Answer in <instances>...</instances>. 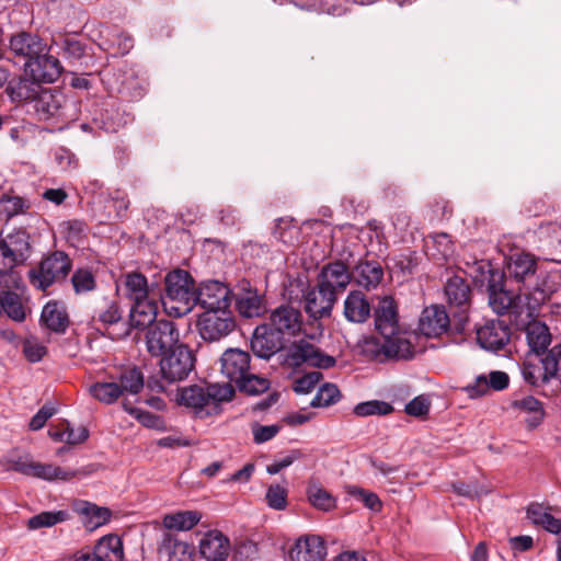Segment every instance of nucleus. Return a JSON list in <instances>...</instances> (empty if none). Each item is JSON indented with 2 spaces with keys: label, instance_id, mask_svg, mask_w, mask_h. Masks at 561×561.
I'll list each match as a JSON object with an SVG mask.
<instances>
[{
  "label": "nucleus",
  "instance_id": "obj_1",
  "mask_svg": "<svg viewBox=\"0 0 561 561\" xmlns=\"http://www.w3.org/2000/svg\"><path fill=\"white\" fill-rule=\"evenodd\" d=\"M374 324L380 337L364 336L357 343L362 356L378 364L414 357L415 347L399 324L398 306L392 297L385 296L379 300L374 311Z\"/></svg>",
  "mask_w": 561,
  "mask_h": 561
},
{
  "label": "nucleus",
  "instance_id": "obj_2",
  "mask_svg": "<svg viewBox=\"0 0 561 561\" xmlns=\"http://www.w3.org/2000/svg\"><path fill=\"white\" fill-rule=\"evenodd\" d=\"M9 48L24 59L25 72L35 80L55 82L62 72L59 59L49 55V45L37 34L20 32L10 37Z\"/></svg>",
  "mask_w": 561,
  "mask_h": 561
},
{
  "label": "nucleus",
  "instance_id": "obj_3",
  "mask_svg": "<svg viewBox=\"0 0 561 561\" xmlns=\"http://www.w3.org/2000/svg\"><path fill=\"white\" fill-rule=\"evenodd\" d=\"M234 396L231 383L191 385L179 388L175 401L187 409L194 417L207 419L220 412V404Z\"/></svg>",
  "mask_w": 561,
  "mask_h": 561
},
{
  "label": "nucleus",
  "instance_id": "obj_4",
  "mask_svg": "<svg viewBox=\"0 0 561 561\" xmlns=\"http://www.w3.org/2000/svg\"><path fill=\"white\" fill-rule=\"evenodd\" d=\"M164 287L160 290L163 295L164 308L176 317H182L190 312L194 307V279L191 274L184 270H173L164 278Z\"/></svg>",
  "mask_w": 561,
  "mask_h": 561
},
{
  "label": "nucleus",
  "instance_id": "obj_5",
  "mask_svg": "<svg viewBox=\"0 0 561 561\" xmlns=\"http://www.w3.org/2000/svg\"><path fill=\"white\" fill-rule=\"evenodd\" d=\"M71 268L72 262L68 254L55 251L28 271V282L35 289L46 291L54 284L64 282Z\"/></svg>",
  "mask_w": 561,
  "mask_h": 561
},
{
  "label": "nucleus",
  "instance_id": "obj_6",
  "mask_svg": "<svg viewBox=\"0 0 561 561\" xmlns=\"http://www.w3.org/2000/svg\"><path fill=\"white\" fill-rule=\"evenodd\" d=\"M160 357L161 378L168 383L186 379L195 366V356L184 344L175 346Z\"/></svg>",
  "mask_w": 561,
  "mask_h": 561
},
{
  "label": "nucleus",
  "instance_id": "obj_7",
  "mask_svg": "<svg viewBox=\"0 0 561 561\" xmlns=\"http://www.w3.org/2000/svg\"><path fill=\"white\" fill-rule=\"evenodd\" d=\"M444 294L450 307L458 308L455 312V329L461 332L468 321V310L471 305V287L467 279L460 275L447 278L444 285Z\"/></svg>",
  "mask_w": 561,
  "mask_h": 561
},
{
  "label": "nucleus",
  "instance_id": "obj_8",
  "mask_svg": "<svg viewBox=\"0 0 561 561\" xmlns=\"http://www.w3.org/2000/svg\"><path fill=\"white\" fill-rule=\"evenodd\" d=\"M179 330L171 320L160 319L153 324L146 328L145 343L148 353L152 356L160 357L168 353L179 343Z\"/></svg>",
  "mask_w": 561,
  "mask_h": 561
},
{
  "label": "nucleus",
  "instance_id": "obj_9",
  "mask_svg": "<svg viewBox=\"0 0 561 561\" xmlns=\"http://www.w3.org/2000/svg\"><path fill=\"white\" fill-rule=\"evenodd\" d=\"M234 328L236 321L230 307L204 311L198 319L199 334L209 342L226 337Z\"/></svg>",
  "mask_w": 561,
  "mask_h": 561
},
{
  "label": "nucleus",
  "instance_id": "obj_10",
  "mask_svg": "<svg viewBox=\"0 0 561 561\" xmlns=\"http://www.w3.org/2000/svg\"><path fill=\"white\" fill-rule=\"evenodd\" d=\"M66 103L65 94L50 88H43L37 98L33 100L31 106L32 111L43 122H65L66 119Z\"/></svg>",
  "mask_w": 561,
  "mask_h": 561
},
{
  "label": "nucleus",
  "instance_id": "obj_11",
  "mask_svg": "<svg viewBox=\"0 0 561 561\" xmlns=\"http://www.w3.org/2000/svg\"><path fill=\"white\" fill-rule=\"evenodd\" d=\"M488 273L489 306L499 316H503L508 311L517 313L520 297L505 289L504 274L491 268H489Z\"/></svg>",
  "mask_w": 561,
  "mask_h": 561
},
{
  "label": "nucleus",
  "instance_id": "obj_12",
  "mask_svg": "<svg viewBox=\"0 0 561 561\" xmlns=\"http://www.w3.org/2000/svg\"><path fill=\"white\" fill-rule=\"evenodd\" d=\"M229 288L218 280H206L194 290V306L199 305L205 311L230 307Z\"/></svg>",
  "mask_w": 561,
  "mask_h": 561
},
{
  "label": "nucleus",
  "instance_id": "obj_13",
  "mask_svg": "<svg viewBox=\"0 0 561 561\" xmlns=\"http://www.w3.org/2000/svg\"><path fill=\"white\" fill-rule=\"evenodd\" d=\"M287 359L294 366L306 363L313 367L331 368L335 365L333 356L323 354L318 347L305 340L296 342L290 346Z\"/></svg>",
  "mask_w": 561,
  "mask_h": 561
},
{
  "label": "nucleus",
  "instance_id": "obj_14",
  "mask_svg": "<svg viewBox=\"0 0 561 561\" xmlns=\"http://www.w3.org/2000/svg\"><path fill=\"white\" fill-rule=\"evenodd\" d=\"M285 346V339L267 323L255 328L251 339V350L255 356L270 359Z\"/></svg>",
  "mask_w": 561,
  "mask_h": 561
},
{
  "label": "nucleus",
  "instance_id": "obj_15",
  "mask_svg": "<svg viewBox=\"0 0 561 561\" xmlns=\"http://www.w3.org/2000/svg\"><path fill=\"white\" fill-rule=\"evenodd\" d=\"M124 549L116 535L102 537L91 551H81L75 561H123Z\"/></svg>",
  "mask_w": 561,
  "mask_h": 561
},
{
  "label": "nucleus",
  "instance_id": "obj_16",
  "mask_svg": "<svg viewBox=\"0 0 561 561\" xmlns=\"http://www.w3.org/2000/svg\"><path fill=\"white\" fill-rule=\"evenodd\" d=\"M511 328L504 320H491L477 330L479 344L488 350L497 352L505 347L511 340Z\"/></svg>",
  "mask_w": 561,
  "mask_h": 561
},
{
  "label": "nucleus",
  "instance_id": "obj_17",
  "mask_svg": "<svg viewBox=\"0 0 561 561\" xmlns=\"http://www.w3.org/2000/svg\"><path fill=\"white\" fill-rule=\"evenodd\" d=\"M288 556L290 561H323L327 546L318 535H302L296 539Z\"/></svg>",
  "mask_w": 561,
  "mask_h": 561
},
{
  "label": "nucleus",
  "instance_id": "obj_18",
  "mask_svg": "<svg viewBox=\"0 0 561 561\" xmlns=\"http://www.w3.org/2000/svg\"><path fill=\"white\" fill-rule=\"evenodd\" d=\"M251 356L240 348H228L220 357V371L236 385L250 373Z\"/></svg>",
  "mask_w": 561,
  "mask_h": 561
},
{
  "label": "nucleus",
  "instance_id": "obj_19",
  "mask_svg": "<svg viewBox=\"0 0 561 561\" xmlns=\"http://www.w3.org/2000/svg\"><path fill=\"white\" fill-rule=\"evenodd\" d=\"M450 318L444 306L424 308L419 320V330L426 337H438L450 329Z\"/></svg>",
  "mask_w": 561,
  "mask_h": 561
},
{
  "label": "nucleus",
  "instance_id": "obj_20",
  "mask_svg": "<svg viewBox=\"0 0 561 561\" xmlns=\"http://www.w3.org/2000/svg\"><path fill=\"white\" fill-rule=\"evenodd\" d=\"M337 297L330 289L317 283L305 295V310L312 319L329 317Z\"/></svg>",
  "mask_w": 561,
  "mask_h": 561
},
{
  "label": "nucleus",
  "instance_id": "obj_21",
  "mask_svg": "<svg viewBox=\"0 0 561 561\" xmlns=\"http://www.w3.org/2000/svg\"><path fill=\"white\" fill-rule=\"evenodd\" d=\"M537 260L534 255L518 252L511 255L507 263V275L516 283L523 284L525 289H530V283L535 280Z\"/></svg>",
  "mask_w": 561,
  "mask_h": 561
},
{
  "label": "nucleus",
  "instance_id": "obj_22",
  "mask_svg": "<svg viewBox=\"0 0 561 561\" xmlns=\"http://www.w3.org/2000/svg\"><path fill=\"white\" fill-rule=\"evenodd\" d=\"M199 554L206 561H227L230 553V540L221 531H207L198 545Z\"/></svg>",
  "mask_w": 561,
  "mask_h": 561
},
{
  "label": "nucleus",
  "instance_id": "obj_23",
  "mask_svg": "<svg viewBox=\"0 0 561 561\" xmlns=\"http://www.w3.org/2000/svg\"><path fill=\"white\" fill-rule=\"evenodd\" d=\"M267 324L284 337L294 336L301 330V313L291 306L282 305L272 311Z\"/></svg>",
  "mask_w": 561,
  "mask_h": 561
},
{
  "label": "nucleus",
  "instance_id": "obj_24",
  "mask_svg": "<svg viewBox=\"0 0 561 561\" xmlns=\"http://www.w3.org/2000/svg\"><path fill=\"white\" fill-rule=\"evenodd\" d=\"M158 300H163L160 289L154 295L133 300L129 313L130 324L135 328H148L153 324L157 321Z\"/></svg>",
  "mask_w": 561,
  "mask_h": 561
},
{
  "label": "nucleus",
  "instance_id": "obj_25",
  "mask_svg": "<svg viewBox=\"0 0 561 561\" xmlns=\"http://www.w3.org/2000/svg\"><path fill=\"white\" fill-rule=\"evenodd\" d=\"M351 279V272L341 261L325 264L318 275V284L330 289L336 297L346 289Z\"/></svg>",
  "mask_w": 561,
  "mask_h": 561
},
{
  "label": "nucleus",
  "instance_id": "obj_26",
  "mask_svg": "<svg viewBox=\"0 0 561 561\" xmlns=\"http://www.w3.org/2000/svg\"><path fill=\"white\" fill-rule=\"evenodd\" d=\"M93 466L84 467L78 470L64 469L59 466H54L51 463H42L35 462L33 463L32 471L30 477L54 481V480H62L69 481L76 477H85L93 472Z\"/></svg>",
  "mask_w": 561,
  "mask_h": 561
},
{
  "label": "nucleus",
  "instance_id": "obj_27",
  "mask_svg": "<svg viewBox=\"0 0 561 561\" xmlns=\"http://www.w3.org/2000/svg\"><path fill=\"white\" fill-rule=\"evenodd\" d=\"M44 80H35L33 77L18 78L10 80L7 84L5 92L13 102H25L30 105L37 98L44 87L41 85Z\"/></svg>",
  "mask_w": 561,
  "mask_h": 561
},
{
  "label": "nucleus",
  "instance_id": "obj_28",
  "mask_svg": "<svg viewBox=\"0 0 561 561\" xmlns=\"http://www.w3.org/2000/svg\"><path fill=\"white\" fill-rule=\"evenodd\" d=\"M352 278L358 286L367 290L376 288L383 278V268L379 262L360 260L351 272Z\"/></svg>",
  "mask_w": 561,
  "mask_h": 561
},
{
  "label": "nucleus",
  "instance_id": "obj_29",
  "mask_svg": "<svg viewBox=\"0 0 561 561\" xmlns=\"http://www.w3.org/2000/svg\"><path fill=\"white\" fill-rule=\"evenodd\" d=\"M343 307V314L351 323H365L370 318V304L360 290L350 291Z\"/></svg>",
  "mask_w": 561,
  "mask_h": 561
},
{
  "label": "nucleus",
  "instance_id": "obj_30",
  "mask_svg": "<svg viewBox=\"0 0 561 561\" xmlns=\"http://www.w3.org/2000/svg\"><path fill=\"white\" fill-rule=\"evenodd\" d=\"M125 295L128 299L136 300L154 295L160 289L157 282L148 283L146 276L139 272H128L123 275Z\"/></svg>",
  "mask_w": 561,
  "mask_h": 561
},
{
  "label": "nucleus",
  "instance_id": "obj_31",
  "mask_svg": "<svg viewBox=\"0 0 561 561\" xmlns=\"http://www.w3.org/2000/svg\"><path fill=\"white\" fill-rule=\"evenodd\" d=\"M41 322L53 332L65 333L69 327V316L64 302L48 301L42 310Z\"/></svg>",
  "mask_w": 561,
  "mask_h": 561
},
{
  "label": "nucleus",
  "instance_id": "obj_32",
  "mask_svg": "<svg viewBox=\"0 0 561 561\" xmlns=\"http://www.w3.org/2000/svg\"><path fill=\"white\" fill-rule=\"evenodd\" d=\"M510 378L504 371H491L489 378L485 375H480L476 378L474 382L467 387V392L471 398L484 396L490 389L495 391L504 390L508 387Z\"/></svg>",
  "mask_w": 561,
  "mask_h": 561
},
{
  "label": "nucleus",
  "instance_id": "obj_33",
  "mask_svg": "<svg viewBox=\"0 0 561 561\" xmlns=\"http://www.w3.org/2000/svg\"><path fill=\"white\" fill-rule=\"evenodd\" d=\"M0 298V313L4 312L12 321L21 323L25 321L27 314L31 313L30 307L18 293L4 290L1 293Z\"/></svg>",
  "mask_w": 561,
  "mask_h": 561
},
{
  "label": "nucleus",
  "instance_id": "obj_34",
  "mask_svg": "<svg viewBox=\"0 0 561 561\" xmlns=\"http://www.w3.org/2000/svg\"><path fill=\"white\" fill-rule=\"evenodd\" d=\"M511 407L528 416L525 422L530 430L536 428L545 417V410L542 403L533 396H526L519 399H514Z\"/></svg>",
  "mask_w": 561,
  "mask_h": 561
},
{
  "label": "nucleus",
  "instance_id": "obj_35",
  "mask_svg": "<svg viewBox=\"0 0 561 561\" xmlns=\"http://www.w3.org/2000/svg\"><path fill=\"white\" fill-rule=\"evenodd\" d=\"M525 332L528 346L536 355L547 351L551 343V333L546 323L537 320L530 321L526 325Z\"/></svg>",
  "mask_w": 561,
  "mask_h": 561
},
{
  "label": "nucleus",
  "instance_id": "obj_36",
  "mask_svg": "<svg viewBox=\"0 0 561 561\" xmlns=\"http://www.w3.org/2000/svg\"><path fill=\"white\" fill-rule=\"evenodd\" d=\"M50 49H56L57 55H61L65 59L77 61L85 54V45L68 35H58L51 38Z\"/></svg>",
  "mask_w": 561,
  "mask_h": 561
},
{
  "label": "nucleus",
  "instance_id": "obj_37",
  "mask_svg": "<svg viewBox=\"0 0 561 561\" xmlns=\"http://www.w3.org/2000/svg\"><path fill=\"white\" fill-rule=\"evenodd\" d=\"M77 511L84 517V525L94 529L107 524L111 520L112 512L104 506H98L94 503L82 501L77 505Z\"/></svg>",
  "mask_w": 561,
  "mask_h": 561
},
{
  "label": "nucleus",
  "instance_id": "obj_38",
  "mask_svg": "<svg viewBox=\"0 0 561 561\" xmlns=\"http://www.w3.org/2000/svg\"><path fill=\"white\" fill-rule=\"evenodd\" d=\"M159 553L168 556L169 561H192L191 546L171 534H164L159 545Z\"/></svg>",
  "mask_w": 561,
  "mask_h": 561
},
{
  "label": "nucleus",
  "instance_id": "obj_39",
  "mask_svg": "<svg viewBox=\"0 0 561 561\" xmlns=\"http://www.w3.org/2000/svg\"><path fill=\"white\" fill-rule=\"evenodd\" d=\"M30 236L25 230H18L1 240L8 253L16 259L18 263H23L28 257Z\"/></svg>",
  "mask_w": 561,
  "mask_h": 561
},
{
  "label": "nucleus",
  "instance_id": "obj_40",
  "mask_svg": "<svg viewBox=\"0 0 561 561\" xmlns=\"http://www.w3.org/2000/svg\"><path fill=\"white\" fill-rule=\"evenodd\" d=\"M201 519L202 514L197 511H179L164 515L162 524L167 529L187 531L195 527Z\"/></svg>",
  "mask_w": 561,
  "mask_h": 561
},
{
  "label": "nucleus",
  "instance_id": "obj_41",
  "mask_svg": "<svg viewBox=\"0 0 561 561\" xmlns=\"http://www.w3.org/2000/svg\"><path fill=\"white\" fill-rule=\"evenodd\" d=\"M116 385L122 390V396L137 394L141 391L145 385L144 375L137 367H130L122 370L116 377Z\"/></svg>",
  "mask_w": 561,
  "mask_h": 561
},
{
  "label": "nucleus",
  "instance_id": "obj_42",
  "mask_svg": "<svg viewBox=\"0 0 561 561\" xmlns=\"http://www.w3.org/2000/svg\"><path fill=\"white\" fill-rule=\"evenodd\" d=\"M539 356H541L539 363L543 370V382H550L552 379L559 378L561 373V343L545 351Z\"/></svg>",
  "mask_w": 561,
  "mask_h": 561
},
{
  "label": "nucleus",
  "instance_id": "obj_43",
  "mask_svg": "<svg viewBox=\"0 0 561 561\" xmlns=\"http://www.w3.org/2000/svg\"><path fill=\"white\" fill-rule=\"evenodd\" d=\"M31 208V202L19 195L4 194L0 197V217L10 219L25 214Z\"/></svg>",
  "mask_w": 561,
  "mask_h": 561
},
{
  "label": "nucleus",
  "instance_id": "obj_44",
  "mask_svg": "<svg viewBox=\"0 0 561 561\" xmlns=\"http://www.w3.org/2000/svg\"><path fill=\"white\" fill-rule=\"evenodd\" d=\"M89 392L94 399L105 404H112L122 397V390L113 377L110 381H98L91 385Z\"/></svg>",
  "mask_w": 561,
  "mask_h": 561
},
{
  "label": "nucleus",
  "instance_id": "obj_45",
  "mask_svg": "<svg viewBox=\"0 0 561 561\" xmlns=\"http://www.w3.org/2000/svg\"><path fill=\"white\" fill-rule=\"evenodd\" d=\"M93 320L104 325L116 324L122 320V311L115 300L104 298L93 312Z\"/></svg>",
  "mask_w": 561,
  "mask_h": 561
},
{
  "label": "nucleus",
  "instance_id": "obj_46",
  "mask_svg": "<svg viewBox=\"0 0 561 561\" xmlns=\"http://www.w3.org/2000/svg\"><path fill=\"white\" fill-rule=\"evenodd\" d=\"M432 247L426 243L431 255L440 261H447L454 254V243L449 234L445 232L436 233L431 237Z\"/></svg>",
  "mask_w": 561,
  "mask_h": 561
},
{
  "label": "nucleus",
  "instance_id": "obj_47",
  "mask_svg": "<svg viewBox=\"0 0 561 561\" xmlns=\"http://www.w3.org/2000/svg\"><path fill=\"white\" fill-rule=\"evenodd\" d=\"M309 502L318 510L329 512L336 506L335 499L321 485L309 483L307 489Z\"/></svg>",
  "mask_w": 561,
  "mask_h": 561
},
{
  "label": "nucleus",
  "instance_id": "obj_48",
  "mask_svg": "<svg viewBox=\"0 0 561 561\" xmlns=\"http://www.w3.org/2000/svg\"><path fill=\"white\" fill-rule=\"evenodd\" d=\"M237 309L242 317L253 318L261 313V297L253 291H247L237 299Z\"/></svg>",
  "mask_w": 561,
  "mask_h": 561
},
{
  "label": "nucleus",
  "instance_id": "obj_49",
  "mask_svg": "<svg viewBox=\"0 0 561 561\" xmlns=\"http://www.w3.org/2000/svg\"><path fill=\"white\" fill-rule=\"evenodd\" d=\"M236 386L241 392L249 396H257L267 391L271 383L267 378L249 373Z\"/></svg>",
  "mask_w": 561,
  "mask_h": 561
},
{
  "label": "nucleus",
  "instance_id": "obj_50",
  "mask_svg": "<svg viewBox=\"0 0 561 561\" xmlns=\"http://www.w3.org/2000/svg\"><path fill=\"white\" fill-rule=\"evenodd\" d=\"M393 412V407L380 400L360 402L355 405L354 414L360 417L370 415H388Z\"/></svg>",
  "mask_w": 561,
  "mask_h": 561
},
{
  "label": "nucleus",
  "instance_id": "obj_51",
  "mask_svg": "<svg viewBox=\"0 0 561 561\" xmlns=\"http://www.w3.org/2000/svg\"><path fill=\"white\" fill-rule=\"evenodd\" d=\"M525 290V295L529 300H534L536 305H541L556 291V285L549 284V282L543 278L539 282V278L536 277L535 280L530 283V289Z\"/></svg>",
  "mask_w": 561,
  "mask_h": 561
},
{
  "label": "nucleus",
  "instance_id": "obj_52",
  "mask_svg": "<svg viewBox=\"0 0 561 561\" xmlns=\"http://www.w3.org/2000/svg\"><path fill=\"white\" fill-rule=\"evenodd\" d=\"M340 390L334 383H324L320 387L317 394L310 402V407L320 408V407H329L334 404L340 399Z\"/></svg>",
  "mask_w": 561,
  "mask_h": 561
},
{
  "label": "nucleus",
  "instance_id": "obj_53",
  "mask_svg": "<svg viewBox=\"0 0 561 561\" xmlns=\"http://www.w3.org/2000/svg\"><path fill=\"white\" fill-rule=\"evenodd\" d=\"M453 491L460 496H465L468 499H479L483 495H486L491 492L490 488L479 483L478 481L470 482H455L451 485Z\"/></svg>",
  "mask_w": 561,
  "mask_h": 561
},
{
  "label": "nucleus",
  "instance_id": "obj_54",
  "mask_svg": "<svg viewBox=\"0 0 561 561\" xmlns=\"http://www.w3.org/2000/svg\"><path fill=\"white\" fill-rule=\"evenodd\" d=\"M33 463L34 461L28 454L13 451L5 458V466L9 470H13L28 477L31 474Z\"/></svg>",
  "mask_w": 561,
  "mask_h": 561
},
{
  "label": "nucleus",
  "instance_id": "obj_55",
  "mask_svg": "<svg viewBox=\"0 0 561 561\" xmlns=\"http://www.w3.org/2000/svg\"><path fill=\"white\" fill-rule=\"evenodd\" d=\"M520 373L523 379L530 386L539 387L548 383L543 382V370L539 362L534 363L531 359H526L520 366Z\"/></svg>",
  "mask_w": 561,
  "mask_h": 561
},
{
  "label": "nucleus",
  "instance_id": "obj_56",
  "mask_svg": "<svg viewBox=\"0 0 561 561\" xmlns=\"http://www.w3.org/2000/svg\"><path fill=\"white\" fill-rule=\"evenodd\" d=\"M66 517L67 513L65 511L42 512L28 519V527L31 529L51 527L60 522H64Z\"/></svg>",
  "mask_w": 561,
  "mask_h": 561
},
{
  "label": "nucleus",
  "instance_id": "obj_57",
  "mask_svg": "<svg viewBox=\"0 0 561 561\" xmlns=\"http://www.w3.org/2000/svg\"><path fill=\"white\" fill-rule=\"evenodd\" d=\"M85 224L82 220L73 219L60 224V230L67 242L72 245L80 243L84 237Z\"/></svg>",
  "mask_w": 561,
  "mask_h": 561
},
{
  "label": "nucleus",
  "instance_id": "obj_58",
  "mask_svg": "<svg viewBox=\"0 0 561 561\" xmlns=\"http://www.w3.org/2000/svg\"><path fill=\"white\" fill-rule=\"evenodd\" d=\"M346 492L347 494L363 502L364 505L367 508L371 510L373 512H379L382 507L380 499L374 492L367 491L355 485L346 486Z\"/></svg>",
  "mask_w": 561,
  "mask_h": 561
},
{
  "label": "nucleus",
  "instance_id": "obj_59",
  "mask_svg": "<svg viewBox=\"0 0 561 561\" xmlns=\"http://www.w3.org/2000/svg\"><path fill=\"white\" fill-rule=\"evenodd\" d=\"M123 408L126 412H128L131 416H134L136 420H138L146 427L157 428L161 423L160 416H158L149 411L131 407L126 401L123 402Z\"/></svg>",
  "mask_w": 561,
  "mask_h": 561
},
{
  "label": "nucleus",
  "instance_id": "obj_60",
  "mask_svg": "<svg viewBox=\"0 0 561 561\" xmlns=\"http://www.w3.org/2000/svg\"><path fill=\"white\" fill-rule=\"evenodd\" d=\"M54 160L61 171H71L79 167L77 156L70 149L62 146L54 150Z\"/></svg>",
  "mask_w": 561,
  "mask_h": 561
},
{
  "label": "nucleus",
  "instance_id": "obj_61",
  "mask_svg": "<svg viewBox=\"0 0 561 561\" xmlns=\"http://www.w3.org/2000/svg\"><path fill=\"white\" fill-rule=\"evenodd\" d=\"M71 283L76 293H87L95 287V278L89 270H77L71 276Z\"/></svg>",
  "mask_w": 561,
  "mask_h": 561
},
{
  "label": "nucleus",
  "instance_id": "obj_62",
  "mask_svg": "<svg viewBox=\"0 0 561 561\" xmlns=\"http://www.w3.org/2000/svg\"><path fill=\"white\" fill-rule=\"evenodd\" d=\"M322 373L314 370L299 377L294 382V391L296 393H309L313 390L317 383L322 379Z\"/></svg>",
  "mask_w": 561,
  "mask_h": 561
},
{
  "label": "nucleus",
  "instance_id": "obj_63",
  "mask_svg": "<svg viewBox=\"0 0 561 561\" xmlns=\"http://www.w3.org/2000/svg\"><path fill=\"white\" fill-rule=\"evenodd\" d=\"M266 501L271 508L282 511L287 506V491L285 488L276 484L270 485L266 492Z\"/></svg>",
  "mask_w": 561,
  "mask_h": 561
},
{
  "label": "nucleus",
  "instance_id": "obj_64",
  "mask_svg": "<svg viewBox=\"0 0 561 561\" xmlns=\"http://www.w3.org/2000/svg\"><path fill=\"white\" fill-rule=\"evenodd\" d=\"M47 353V348L35 339H25L23 342V354L31 363L39 362Z\"/></svg>",
  "mask_w": 561,
  "mask_h": 561
}]
</instances>
